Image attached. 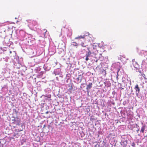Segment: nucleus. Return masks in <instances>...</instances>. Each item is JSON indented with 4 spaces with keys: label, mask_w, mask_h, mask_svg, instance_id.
<instances>
[{
    "label": "nucleus",
    "mask_w": 147,
    "mask_h": 147,
    "mask_svg": "<svg viewBox=\"0 0 147 147\" xmlns=\"http://www.w3.org/2000/svg\"><path fill=\"white\" fill-rule=\"evenodd\" d=\"M47 32V30L45 29H44L43 30V32L42 33L45 36V34L46 33V32Z\"/></svg>",
    "instance_id": "9"
},
{
    "label": "nucleus",
    "mask_w": 147,
    "mask_h": 147,
    "mask_svg": "<svg viewBox=\"0 0 147 147\" xmlns=\"http://www.w3.org/2000/svg\"><path fill=\"white\" fill-rule=\"evenodd\" d=\"M81 45L82 47H85L86 46V45L85 44L84 42H82L81 43Z\"/></svg>",
    "instance_id": "8"
},
{
    "label": "nucleus",
    "mask_w": 147,
    "mask_h": 147,
    "mask_svg": "<svg viewBox=\"0 0 147 147\" xmlns=\"http://www.w3.org/2000/svg\"><path fill=\"white\" fill-rule=\"evenodd\" d=\"M14 121H15V122H16V120L15 119H14Z\"/></svg>",
    "instance_id": "15"
},
{
    "label": "nucleus",
    "mask_w": 147,
    "mask_h": 147,
    "mask_svg": "<svg viewBox=\"0 0 147 147\" xmlns=\"http://www.w3.org/2000/svg\"><path fill=\"white\" fill-rule=\"evenodd\" d=\"M145 129V126H143L141 129V131L142 133H143L144 132V130Z\"/></svg>",
    "instance_id": "6"
},
{
    "label": "nucleus",
    "mask_w": 147,
    "mask_h": 147,
    "mask_svg": "<svg viewBox=\"0 0 147 147\" xmlns=\"http://www.w3.org/2000/svg\"><path fill=\"white\" fill-rule=\"evenodd\" d=\"M139 130V129H138V130H137V131L138 132Z\"/></svg>",
    "instance_id": "16"
},
{
    "label": "nucleus",
    "mask_w": 147,
    "mask_h": 147,
    "mask_svg": "<svg viewBox=\"0 0 147 147\" xmlns=\"http://www.w3.org/2000/svg\"><path fill=\"white\" fill-rule=\"evenodd\" d=\"M134 89L136 90V94H138L140 92V89L138 85V84H136L134 88Z\"/></svg>",
    "instance_id": "2"
},
{
    "label": "nucleus",
    "mask_w": 147,
    "mask_h": 147,
    "mask_svg": "<svg viewBox=\"0 0 147 147\" xmlns=\"http://www.w3.org/2000/svg\"><path fill=\"white\" fill-rule=\"evenodd\" d=\"M84 84H81V85H84Z\"/></svg>",
    "instance_id": "13"
},
{
    "label": "nucleus",
    "mask_w": 147,
    "mask_h": 147,
    "mask_svg": "<svg viewBox=\"0 0 147 147\" xmlns=\"http://www.w3.org/2000/svg\"><path fill=\"white\" fill-rule=\"evenodd\" d=\"M92 83H89V84L87 85L86 87V89L87 90L90 89L92 87Z\"/></svg>",
    "instance_id": "4"
},
{
    "label": "nucleus",
    "mask_w": 147,
    "mask_h": 147,
    "mask_svg": "<svg viewBox=\"0 0 147 147\" xmlns=\"http://www.w3.org/2000/svg\"><path fill=\"white\" fill-rule=\"evenodd\" d=\"M124 147H126V146H124Z\"/></svg>",
    "instance_id": "19"
},
{
    "label": "nucleus",
    "mask_w": 147,
    "mask_h": 147,
    "mask_svg": "<svg viewBox=\"0 0 147 147\" xmlns=\"http://www.w3.org/2000/svg\"><path fill=\"white\" fill-rule=\"evenodd\" d=\"M85 37V35H83L82 36L81 35V36H78V37L75 38V39H80V38H82L84 39Z\"/></svg>",
    "instance_id": "5"
},
{
    "label": "nucleus",
    "mask_w": 147,
    "mask_h": 147,
    "mask_svg": "<svg viewBox=\"0 0 147 147\" xmlns=\"http://www.w3.org/2000/svg\"><path fill=\"white\" fill-rule=\"evenodd\" d=\"M2 26L1 24V23H0V26Z\"/></svg>",
    "instance_id": "14"
},
{
    "label": "nucleus",
    "mask_w": 147,
    "mask_h": 147,
    "mask_svg": "<svg viewBox=\"0 0 147 147\" xmlns=\"http://www.w3.org/2000/svg\"><path fill=\"white\" fill-rule=\"evenodd\" d=\"M71 45L74 46H78V44L75 42H74L71 44Z\"/></svg>",
    "instance_id": "7"
},
{
    "label": "nucleus",
    "mask_w": 147,
    "mask_h": 147,
    "mask_svg": "<svg viewBox=\"0 0 147 147\" xmlns=\"http://www.w3.org/2000/svg\"><path fill=\"white\" fill-rule=\"evenodd\" d=\"M120 60L123 63L126 62V59L125 57L123 56H120Z\"/></svg>",
    "instance_id": "3"
},
{
    "label": "nucleus",
    "mask_w": 147,
    "mask_h": 147,
    "mask_svg": "<svg viewBox=\"0 0 147 147\" xmlns=\"http://www.w3.org/2000/svg\"><path fill=\"white\" fill-rule=\"evenodd\" d=\"M80 77L79 76L77 78V80L78 81H79V79H80Z\"/></svg>",
    "instance_id": "11"
},
{
    "label": "nucleus",
    "mask_w": 147,
    "mask_h": 147,
    "mask_svg": "<svg viewBox=\"0 0 147 147\" xmlns=\"http://www.w3.org/2000/svg\"><path fill=\"white\" fill-rule=\"evenodd\" d=\"M135 144L134 142L132 143V146L133 147H135Z\"/></svg>",
    "instance_id": "10"
},
{
    "label": "nucleus",
    "mask_w": 147,
    "mask_h": 147,
    "mask_svg": "<svg viewBox=\"0 0 147 147\" xmlns=\"http://www.w3.org/2000/svg\"><path fill=\"white\" fill-rule=\"evenodd\" d=\"M92 48V47H89L88 48V52L85 55V60L86 61H87L89 60L88 57L92 53L91 50Z\"/></svg>",
    "instance_id": "1"
},
{
    "label": "nucleus",
    "mask_w": 147,
    "mask_h": 147,
    "mask_svg": "<svg viewBox=\"0 0 147 147\" xmlns=\"http://www.w3.org/2000/svg\"><path fill=\"white\" fill-rule=\"evenodd\" d=\"M32 134H33V135H34V134H33V132H32Z\"/></svg>",
    "instance_id": "17"
},
{
    "label": "nucleus",
    "mask_w": 147,
    "mask_h": 147,
    "mask_svg": "<svg viewBox=\"0 0 147 147\" xmlns=\"http://www.w3.org/2000/svg\"><path fill=\"white\" fill-rule=\"evenodd\" d=\"M81 80L80 82H81Z\"/></svg>",
    "instance_id": "18"
},
{
    "label": "nucleus",
    "mask_w": 147,
    "mask_h": 147,
    "mask_svg": "<svg viewBox=\"0 0 147 147\" xmlns=\"http://www.w3.org/2000/svg\"><path fill=\"white\" fill-rule=\"evenodd\" d=\"M9 53H12V52H11V51H10V52H9Z\"/></svg>",
    "instance_id": "12"
}]
</instances>
